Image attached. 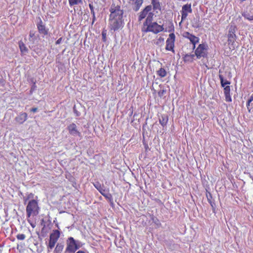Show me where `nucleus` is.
<instances>
[{"label":"nucleus","mask_w":253,"mask_h":253,"mask_svg":"<svg viewBox=\"0 0 253 253\" xmlns=\"http://www.w3.org/2000/svg\"><path fill=\"white\" fill-rule=\"evenodd\" d=\"M110 14L109 19V26L111 30L116 31L123 27V10L119 5L112 4L110 9Z\"/></svg>","instance_id":"f257e3e1"},{"label":"nucleus","mask_w":253,"mask_h":253,"mask_svg":"<svg viewBox=\"0 0 253 253\" xmlns=\"http://www.w3.org/2000/svg\"><path fill=\"white\" fill-rule=\"evenodd\" d=\"M39 210L38 202L35 200H31L28 202L26 209L27 218H30L32 215H37Z\"/></svg>","instance_id":"f03ea898"},{"label":"nucleus","mask_w":253,"mask_h":253,"mask_svg":"<svg viewBox=\"0 0 253 253\" xmlns=\"http://www.w3.org/2000/svg\"><path fill=\"white\" fill-rule=\"evenodd\" d=\"M219 78L221 84L224 87V93L225 95V101L230 102L232 101L230 95V86L229 85L225 86L226 84H229L230 82L228 81H224V78L221 74L219 75Z\"/></svg>","instance_id":"7ed1b4c3"},{"label":"nucleus","mask_w":253,"mask_h":253,"mask_svg":"<svg viewBox=\"0 0 253 253\" xmlns=\"http://www.w3.org/2000/svg\"><path fill=\"white\" fill-rule=\"evenodd\" d=\"M208 46L206 43L200 44L195 51V55L197 59L206 58L208 56Z\"/></svg>","instance_id":"20e7f679"},{"label":"nucleus","mask_w":253,"mask_h":253,"mask_svg":"<svg viewBox=\"0 0 253 253\" xmlns=\"http://www.w3.org/2000/svg\"><path fill=\"white\" fill-rule=\"evenodd\" d=\"M235 27L231 26L227 35V42L229 48L234 50L235 48V41L236 40V36L235 35Z\"/></svg>","instance_id":"39448f33"},{"label":"nucleus","mask_w":253,"mask_h":253,"mask_svg":"<svg viewBox=\"0 0 253 253\" xmlns=\"http://www.w3.org/2000/svg\"><path fill=\"white\" fill-rule=\"evenodd\" d=\"M60 237V232L58 230H53L49 235V240L47 248L48 250H52L55 246Z\"/></svg>","instance_id":"423d86ee"},{"label":"nucleus","mask_w":253,"mask_h":253,"mask_svg":"<svg viewBox=\"0 0 253 253\" xmlns=\"http://www.w3.org/2000/svg\"><path fill=\"white\" fill-rule=\"evenodd\" d=\"M165 28L164 25H159L157 22H154L152 23H150L145 29L143 30L142 31L144 32H151L155 34L160 32L164 31Z\"/></svg>","instance_id":"0eeeda50"},{"label":"nucleus","mask_w":253,"mask_h":253,"mask_svg":"<svg viewBox=\"0 0 253 253\" xmlns=\"http://www.w3.org/2000/svg\"><path fill=\"white\" fill-rule=\"evenodd\" d=\"M78 249L79 247L74 238L72 237H69L67 241L66 252L74 253Z\"/></svg>","instance_id":"6e6552de"},{"label":"nucleus","mask_w":253,"mask_h":253,"mask_svg":"<svg viewBox=\"0 0 253 253\" xmlns=\"http://www.w3.org/2000/svg\"><path fill=\"white\" fill-rule=\"evenodd\" d=\"M175 36L173 33L169 35L166 41V49L168 51H173Z\"/></svg>","instance_id":"1a4fd4ad"},{"label":"nucleus","mask_w":253,"mask_h":253,"mask_svg":"<svg viewBox=\"0 0 253 253\" xmlns=\"http://www.w3.org/2000/svg\"><path fill=\"white\" fill-rule=\"evenodd\" d=\"M192 12L191 3H187L183 5L181 13V21H184L187 18L188 13H191Z\"/></svg>","instance_id":"9d476101"},{"label":"nucleus","mask_w":253,"mask_h":253,"mask_svg":"<svg viewBox=\"0 0 253 253\" xmlns=\"http://www.w3.org/2000/svg\"><path fill=\"white\" fill-rule=\"evenodd\" d=\"M183 36L189 40L193 44V48L194 49L196 47V44L199 42V38L195 36L190 34L189 32H185Z\"/></svg>","instance_id":"9b49d317"},{"label":"nucleus","mask_w":253,"mask_h":253,"mask_svg":"<svg viewBox=\"0 0 253 253\" xmlns=\"http://www.w3.org/2000/svg\"><path fill=\"white\" fill-rule=\"evenodd\" d=\"M67 129L71 135L81 136V133L78 130L77 126L75 124L72 123L69 125L67 127Z\"/></svg>","instance_id":"f8f14e48"},{"label":"nucleus","mask_w":253,"mask_h":253,"mask_svg":"<svg viewBox=\"0 0 253 253\" xmlns=\"http://www.w3.org/2000/svg\"><path fill=\"white\" fill-rule=\"evenodd\" d=\"M37 26L38 31L41 34L43 35L44 36H46L48 34V29L46 28L41 19H40V21L37 24Z\"/></svg>","instance_id":"ddd939ff"},{"label":"nucleus","mask_w":253,"mask_h":253,"mask_svg":"<svg viewBox=\"0 0 253 253\" xmlns=\"http://www.w3.org/2000/svg\"><path fill=\"white\" fill-rule=\"evenodd\" d=\"M28 119V114L26 113H21L15 118V121L18 125L23 124Z\"/></svg>","instance_id":"4468645a"},{"label":"nucleus","mask_w":253,"mask_h":253,"mask_svg":"<svg viewBox=\"0 0 253 253\" xmlns=\"http://www.w3.org/2000/svg\"><path fill=\"white\" fill-rule=\"evenodd\" d=\"M152 9L151 5H148L140 13L138 17V21H141L145 18Z\"/></svg>","instance_id":"2eb2a0df"},{"label":"nucleus","mask_w":253,"mask_h":253,"mask_svg":"<svg viewBox=\"0 0 253 253\" xmlns=\"http://www.w3.org/2000/svg\"><path fill=\"white\" fill-rule=\"evenodd\" d=\"M194 54H185L183 56V60L185 63H192L195 60Z\"/></svg>","instance_id":"dca6fc26"},{"label":"nucleus","mask_w":253,"mask_h":253,"mask_svg":"<svg viewBox=\"0 0 253 253\" xmlns=\"http://www.w3.org/2000/svg\"><path fill=\"white\" fill-rule=\"evenodd\" d=\"M153 15H154V14L152 12H150L148 13V14L147 16L146 20H145V22L143 24L144 27V26H147L149 24H150V23H153L152 22V20H153Z\"/></svg>","instance_id":"f3484780"},{"label":"nucleus","mask_w":253,"mask_h":253,"mask_svg":"<svg viewBox=\"0 0 253 253\" xmlns=\"http://www.w3.org/2000/svg\"><path fill=\"white\" fill-rule=\"evenodd\" d=\"M18 45L20 50L22 54L27 53L28 52V48L22 41H20L18 42Z\"/></svg>","instance_id":"a211bd4d"},{"label":"nucleus","mask_w":253,"mask_h":253,"mask_svg":"<svg viewBox=\"0 0 253 253\" xmlns=\"http://www.w3.org/2000/svg\"><path fill=\"white\" fill-rule=\"evenodd\" d=\"M156 74L160 78H164L167 75V72L164 68H161L157 71Z\"/></svg>","instance_id":"6ab92c4d"},{"label":"nucleus","mask_w":253,"mask_h":253,"mask_svg":"<svg viewBox=\"0 0 253 253\" xmlns=\"http://www.w3.org/2000/svg\"><path fill=\"white\" fill-rule=\"evenodd\" d=\"M174 31V27L173 23L171 21H169L168 23V27L164 30L165 32H172Z\"/></svg>","instance_id":"aec40b11"},{"label":"nucleus","mask_w":253,"mask_h":253,"mask_svg":"<svg viewBox=\"0 0 253 253\" xmlns=\"http://www.w3.org/2000/svg\"><path fill=\"white\" fill-rule=\"evenodd\" d=\"M64 248V245L61 243H58L55 248V253H61Z\"/></svg>","instance_id":"412c9836"},{"label":"nucleus","mask_w":253,"mask_h":253,"mask_svg":"<svg viewBox=\"0 0 253 253\" xmlns=\"http://www.w3.org/2000/svg\"><path fill=\"white\" fill-rule=\"evenodd\" d=\"M168 121V117L165 115L162 116L161 118L159 120L160 123L163 126H166Z\"/></svg>","instance_id":"4be33fe9"},{"label":"nucleus","mask_w":253,"mask_h":253,"mask_svg":"<svg viewBox=\"0 0 253 253\" xmlns=\"http://www.w3.org/2000/svg\"><path fill=\"white\" fill-rule=\"evenodd\" d=\"M164 43V38L160 37L155 42V43L158 46H162Z\"/></svg>","instance_id":"5701e85b"},{"label":"nucleus","mask_w":253,"mask_h":253,"mask_svg":"<svg viewBox=\"0 0 253 253\" xmlns=\"http://www.w3.org/2000/svg\"><path fill=\"white\" fill-rule=\"evenodd\" d=\"M151 1L154 9H159L160 8L159 0H151Z\"/></svg>","instance_id":"b1692460"},{"label":"nucleus","mask_w":253,"mask_h":253,"mask_svg":"<svg viewBox=\"0 0 253 253\" xmlns=\"http://www.w3.org/2000/svg\"><path fill=\"white\" fill-rule=\"evenodd\" d=\"M151 219L152 220V221L157 225L160 226L161 225V223L159 221V220L155 216L153 215H151Z\"/></svg>","instance_id":"393cba45"},{"label":"nucleus","mask_w":253,"mask_h":253,"mask_svg":"<svg viewBox=\"0 0 253 253\" xmlns=\"http://www.w3.org/2000/svg\"><path fill=\"white\" fill-rule=\"evenodd\" d=\"M82 0H69V3L70 6L77 5L81 2Z\"/></svg>","instance_id":"a878e982"},{"label":"nucleus","mask_w":253,"mask_h":253,"mask_svg":"<svg viewBox=\"0 0 253 253\" xmlns=\"http://www.w3.org/2000/svg\"><path fill=\"white\" fill-rule=\"evenodd\" d=\"M166 93V90L164 88L160 89L158 92V94L159 97H162Z\"/></svg>","instance_id":"bb28decb"},{"label":"nucleus","mask_w":253,"mask_h":253,"mask_svg":"<svg viewBox=\"0 0 253 253\" xmlns=\"http://www.w3.org/2000/svg\"><path fill=\"white\" fill-rule=\"evenodd\" d=\"M16 238L19 240H24L26 238V236L24 234H18L17 235Z\"/></svg>","instance_id":"cd10ccee"},{"label":"nucleus","mask_w":253,"mask_h":253,"mask_svg":"<svg viewBox=\"0 0 253 253\" xmlns=\"http://www.w3.org/2000/svg\"><path fill=\"white\" fill-rule=\"evenodd\" d=\"M244 17L249 21L253 20V15H250L249 14H243Z\"/></svg>","instance_id":"c85d7f7f"},{"label":"nucleus","mask_w":253,"mask_h":253,"mask_svg":"<svg viewBox=\"0 0 253 253\" xmlns=\"http://www.w3.org/2000/svg\"><path fill=\"white\" fill-rule=\"evenodd\" d=\"M89 8H90V11H91V13L92 14L93 16L94 17L95 12H94V8H93V5L92 4H89Z\"/></svg>","instance_id":"c756f323"},{"label":"nucleus","mask_w":253,"mask_h":253,"mask_svg":"<svg viewBox=\"0 0 253 253\" xmlns=\"http://www.w3.org/2000/svg\"><path fill=\"white\" fill-rule=\"evenodd\" d=\"M28 222H29V223L31 225V226L33 228H34L36 226V223H34L33 222H32L30 219H28L27 220Z\"/></svg>","instance_id":"7c9ffc66"},{"label":"nucleus","mask_w":253,"mask_h":253,"mask_svg":"<svg viewBox=\"0 0 253 253\" xmlns=\"http://www.w3.org/2000/svg\"><path fill=\"white\" fill-rule=\"evenodd\" d=\"M253 100H250V98L249 99L248 102H247V108L249 109V110L250 111V110L249 109V107H250V103L251 102H252Z\"/></svg>","instance_id":"2f4dec72"},{"label":"nucleus","mask_w":253,"mask_h":253,"mask_svg":"<svg viewBox=\"0 0 253 253\" xmlns=\"http://www.w3.org/2000/svg\"><path fill=\"white\" fill-rule=\"evenodd\" d=\"M30 195H31L32 196H33V194H31L30 195L28 196V197L26 198H24V204H25L26 202L27 201V200L30 198Z\"/></svg>","instance_id":"473e14b6"},{"label":"nucleus","mask_w":253,"mask_h":253,"mask_svg":"<svg viewBox=\"0 0 253 253\" xmlns=\"http://www.w3.org/2000/svg\"><path fill=\"white\" fill-rule=\"evenodd\" d=\"M62 38H60L59 39H58L56 42V44H59L61 43V41H62Z\"/></svg>","instance_id":"72a5a7b5"},{"label":"nucleus","mask_w":253,"mask_h":253,"mask_svg":"<svg viewBox=\"0 0 253 253\" xmlns=\"http://www.w3.org/2000/svg\"><path fill=\"white\" fill-rule=\"evenodd\" d=\"M31 112H32L33 113H35L37 111H38V108H32V109H31L30 110Z\"/></svg>","instance_id":"f704fd0d"},{"label":"nucleus","mask_w":253,"mask_h":253,"mask_svg":"<svg viewBox=\"0 0 253 253\" xmlns=\"http://www.w3.org/2000/svg\"><path fill=\"white\" fill-rule=\"evenodd\" d=\"M102 37H103V40L104 42L106 41V34L104 33L103 32L102 33Z\"/></svg>","instance_id":"c9c22d12"},{"label":"nucleus","mask_w":253,"mask_h":253,"mask_svg":"<svg viewBox=\"0 0 253 253\" xmlns=\"http://www.w3.org/2000/svg\"><path fill=\"white\" fill-rule=\"evenodd\" d=\"M208 200L209 202L211 204V205L212 206V204H211L212 202L211 200V199H210L208 197Z\"/></svg>","instance_id":"e433bc0d"},{"label":"nucleus","mask_w":253,"mask_h":253,"mask_svg":"<svg viewBox=\"0 0 253 253\" xmlns=\"http://www.w3.org/2000/svg\"><path fill=\"white\" fill-rule=\"evenodd\" d=\"M250 100H253V93L251 95L250 97Z\"/></svg>","instance_id":"4c0bfd02"},{"label":"nucleus","mask_w":253,"mask_h":253,"mask_svg":"<svg viewBox=\"0 0 253 253\" xmlns=\"http://www.w3.org/2000/svg\"><path fill=\"white\" fill-rule=\"evenodd\" d=\"M34 34H33V33H32L31 32H30V36L31 37H33V36H34Z\"/></svg>","instance_id":"58836bf2"},{"label":"nucleus","mask_w":253,"mask_h":253,"mask_svg":"<svg viewBox=\"0 0 253 253\" xmlns=\"http://www.w3.org/2000/svg\"><path fill=\"white\" fill-rule=\"evenodd\" d=\"M35 87H36V86H34V87H32L31 90V93H32V90H34V89H35Z\"/></svg>","instance_id":"ea45409f"},{"label":"nucleus","mask_w":253,"mask_h":253,"mask_svg":"<svg viewBox=\"0 0 253 253\" xmlns=\"http://www.w3.org/2000/svg\"><path fill=\"white\" fill-rule=\"evenodd\" d=\"M95 20V17H94H94L93 16L92 24L94 23Z\"/></svg>","instance_id":"a19ab883"},{"label":"nucleus","mask_w":253,"mask_h":253,"mask_svg":"<svg viewBox=\"0 0 253 253\" xmlns=\"http://www.w3.org/2000/svg\"><path fill=\"white\" fill-rule=\"evenodd\" d=\"M210 197H211V198H212V197H211V193H210Z\"/></svg>","instance_id":"79ce46f5"}]
</instances>
